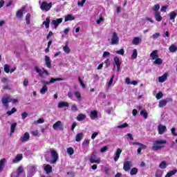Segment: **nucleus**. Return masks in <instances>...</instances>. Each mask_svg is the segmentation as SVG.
<instances>
[{"label": "nucleus", "mask_w": 177, "mask_h": 177, "mask_svg": "<svg viewBox=\"0 0 177 177\" xmlns=\"http://www.w3.org/2000/svg\"><path fill=\"white\" fill-rule=\"evenodd\" d=\"M24 10H26V8L22 7L21 10H19L17 12L16 16L18 19H21V17H23V12H24Z\"/></svg>", "instance_id": "21"}, {"label": "nucleus", "mask_w": 177, "mask_h": 177, "mask_svg": "<svg viewBox=\"0 0 177 177\" xmlns=\"http://www.w3.org/2000/svg\"><path fill=\"white\" fill-rule=\"evenodd\" d=\"M62 23H63V18L55 19L51 21V24L54 26L55 30L59 27V24H62Z\"/></svg>", "instance_id": "9"}, {"label": "nucleus", "mask_w": 177, "mask_h": 177, "mask_svg": "<svg viewBox=\"0 0 177 177\" xmlns=\"http://www.w3.org/2000/svg\"><path fill=\"white\" fill-rule=\"evenodd\" d=\"M138 57V50L133 49V54L131 55L132 60H135Z\"/></svg>", "instance_id": "40"}, {"label": "nucleus", "mask_w": 177, "mask_h": 177, "mask_svg": "<svg viewBox=\"0 0 177 177\" xmlns=\"http://www.w3.org/2000/svg\"><path fill=\"white\" fill-rule=\"evenodd\" d=\"M62 107H68V102H60L58 103V108L62 109Z\"/></svg>", "instance_id": "31"}, {"label": "nucleus", "mask_w": 177, "mask_h": 177, "mask_svg": "<svg viewBox=\"0 0 177 177\" xmlns=\"http://www.w3.org/2000/svg\"><path fill=\"white\" fill-rule=\"evenodd\" d=\"M53 129H55V131H62V129H63V124H62V121L58 120L53 125Z\"/></svg>", "instance_id": "10"}, {"label": "nucleus", "mask_w": 177, "mask_h": 177, "mask_svg": "<svg viewBox=\"0 0 177 177\" xmlns=\"http://www.w3.org/2000/svg\"><path fill=\"white\" fill-rule=\"evenodd\" d=\"M169 52H171V53H174L175 52H176L177 50V46H175L174 44H171L169 48Z\"/></svg>", "instance_id": "33"}, {"label": "nucleus", "mask_w": 177, "mask_h": 177, "mask_svg": "<svg viewBox=\"0 0 177 177\" xmlns=\"http://www.w3.org/2000/svg\"><path fill=\"white\" fill-rule=\"evenodd\" d=\"M86 2V0H82V1H78V6H84V4Z\"/></svg>", "instance_id": "61"}, {"label": "nucleus", "mask_w": 177, "mask_h": 177, "mask_svg": "<svg viewBox=\"0 0 177 177\" xmlns=\"http://www.w3.org/2000/svg\"><path fill=\"white\" fill-rule=\"evenodd\" d=\"M121 153H122V150L121 149L118 148L116 150L115 156L113 158V160H114L115 162H117V161H118V159L120 158V156H121Z\"/></svg>", "instance_id": "16"}, {"label": "nucleus", "mask_w": 177, "mask_h": 177, "mask_svg": "<svg viewBox=\"0 0 177 177\" xmlns=\"http://www.w3.org/2000/svg\"><path fill=\"white\" fill-rule=\"evenodd\" d=\"M155 19L156 21H161L162 20V17L161 16V12H155L154 13Z\"/></svg>", "instance_id": "28"}, {"label": "nucleus", "mask_w": 177, "mask_h": 177, "mask_svg": "<svg viewBox=\"0 0 177 177\" xmlns=\"http://www.w3.org/2000/svg\"><path fill=\"white\" fill-rule=\"evenodd\" d=\"M113 81H114V75H113L111 77L109 82H108V88H110L111 86V85L113 84Z\"/></svg>", "instance_id": "52"}, {"label": "nucleus", "mask_w": 177, "mask_h": 177, "mask_svg": "<svg viewBox=\"0 0 177 177\" xmlns=\"http://www.w3.org/2000/svg\"><path fill=\"white\" fill-rule=\"evenodd\" d=\"M71 111H78V107H77V105L75 104H73L71 106Z\"/></svg>", "instance_id": "56"}, {"label": "nucleus", "mask_w": 177, "mask_h": 177, "mask_svg": "<svg viewBox=\"0 0 177 177\" xmlns=\"http://www.w3.org/2000/svg\"><path fill=\"white\" fill-rule=\"evenodd\" d=\"M35 71L39 74V77L41 78H44V74H46V75H49V72L46 71L45 68H39L38 66H35Z\"/></svg>", "instance_id": "3"}, {"label": "nucleus", "mask_w": 177, "mask_h": 177, "mask_svg": "<svg viewBox=\"0 0 177 177\" xmlns=\"http://www.w3.org/2000/svg\"><path fill=\"white\" fill-rule=\"evenodd\" d=\"M27 117H28V113H27V112H24L21 113L22 120H26V118H27Z\"/></svg>", "instance_id": "57"}, {"label": "nucleus", "mask_w": 177, "mask_h": 177, "mask_svg": "<svg viewBox=\"0 0 177 177\" xmlns=\"http://www.w3.org/2000/svg\"><path fill=\"white\" fill-rule=\"evenodd\" d=\"M37 124H44V122H45V120L44 119V118H39L37 120Z\"/></svg>", "instance_id": "59"}, {"label": "nucleus", "mask_w": 177, "mask_h": 177, "mask_svg": "<svg viewBox=\"0 0 177 177\" xmlns=\"http://www.w3.org/2000/svg\"><path fill=\"white\" fill-rule=\"evenodd\" d=\"M73 20H75V17H74L73 15H68L65 16V21H73Z\"/></svg>", "instance_id": "30"}, {"label": "nucleus", "mask_w": 177, "mask_h": 177, "mask_svg": "<svg viewBox=\"0 0 177 177\" xmlns=\"http://www.w3.org/2000/svg\"><path fill=\"white\" fill-rule=\"evenodd\" d=\"M21 160H23V155L18 154L14 159H12V162L13 164H17V162H19V161H21Z\"/></svg>", "instance_id": "19"}, {"label": "nucleus", "mask_w": 177, "mask_h": 177, "mask_svg": "<svg viewBox=\"0 0 177 177\" xmlns=\"http://www.w3.org/2000/svg\"><path fill=\"white\" fill-rule=\"evenodd\" d=\"M45 64L48 68H50L52 67V61L50 60V57H49L48 55L45 56Z\"/></svg>", "instance_id": "18"}, {"label": "nucleus", "mask_w": 177, "mask_h": 177, "mask_svg": "<svg viewBox=\"0 0 177 177\" xmlns=\"http://www.w3.org/2000/svg\"><path fill=\"white\" fill-rule=\"evenodd\" d=\"M140 115H142V117H144L145 120L146 118H147V115H149V114L147 113V111H146V109L141 111Z\"/></svg>", "instance_id": "42"}, {"label": "nucleus", "mask_w": 177, "mask_h": 177, "mask_svg": "<svg viewBox=\"0 0 177 177\" xmlns=\"http://www.w3.org/2000/svg\"><path fill=\"white\" fill-rule=\"evenodd\" d=\"M30 17H31V15L30 13H28L26 16V21L27 24H30Z\"/></svg>", "instance_id": "54"}, {"label": "nucleus", "mask_w": 177, "mask_h": 177, "mask_svg": "<svg viewBox=\"0 0 177 177\" xmlns=\"http://www.w3.org/2000/svg\"><path fill=\"white\" fill-rule=\"evenodd\" d=\"M1 102L3 106H5L6 107H8L9 103L12 102V97L8 96V95H6L2 97Z\"/></svg>", "instance_id": "8"}, {"label": "nucleus", "mask_w": 177, "mask_h": 177, "mask_svg": "<svg viewBox=\"0 0 177 177\" xmlns=\"http://www.w3.org/2000/svg\"><path fill=\"white\" fill-rule=\"evenodd\" d=\"M158 131L159 135H164L165 131H167V127L162 124H159L158 126Z\"/></svg>", "instance_id": "14"}, {"label": "nucleus", "mask_w": 177, "mask_h": 177, "mask_svg": "<svg viewBox=\"0 0 177 177\" xmlns=\"http://www.w3.org/2000/svg\"><path fill=\"white\" fill-rule=\"evenodd\" d=\"M86 118V115H84V114H79L77 116V121H84V120Z\"/></svg>", "instance_id": "36"}, {"label": "nucleus", "mask_w": 177, "mask_h": 177, "mask_svg": "<svg viewBox=\"0 0 177 177\" xmlns=\"http://www.w3.org/2000/svg\"><path fill=\"white\" fill-rule=\"evenodd\" d=\"M99 97L101 99H106V94L103 92H100L98 95Z\"/></svg>", "instance_id": "58"}, {"label": "nucleus", "mask_w": 177, "mask_h": 177, "mask_svg": "<svg viewBox=\"0 0 177 177\" xmlns=\"http://www.w3.org/2000/svg\"><path fill=\"white\" fill-rule=\"evenodd\" d=\"M153 60V64H158V66L162 64V59H161V58H159L158 57Z\"/></svg>", "instance_id": "34"}, {"label": "nucleus", "mask_w": 177, "mask_h": 177, "mask_svg": "<svg viewBox=\"0 0 177 177\" xmlns=\"http://www.w3.org/2000/svg\"><path fill=\"white\" fill-rule=\"evenodd\" d=\"M98 113H97V111H92L91 113H90V118L91 120H96V118H98Z\"/></svg>", "instance_id": "24"}, {"label": "nucleus", "mask_w": 177, "mask_h": 177, "mask_svg": "<svg viewBox=\"0 0 177 177\" xmlns=\"http://www.w3.org/2000/svg\"><path fill=\"white\" fill-rule=\"evenodd\" d=\"M63 50L66 55H68L71 52V49L68 47V42H66L65 45L63 46Z\"/></svg>", "instance_id": "20"}, {"label": "nucleus", "mask_w": 177, "mask_h": 177, "mask_svg": "<svg viewBox=\"0 0 177 177\" xmlns=\"http://www.w3.org/2000/svg\"><path fill=\"white\" fill-rule=\"evenodd\" d=\"M127 127H128V124L124 123V124H122L118 126L117 128H118L119 129H122L124 128H127Z\"/></svg>", "instance_id": "51"}, {"label": "nucleus", "mask_w": 177, "mask_h": 177, "mask_svg": "<svg viewBox=\"0 0 177 177\" xmlns=\"http://www.w3.org/2000/svg\"><path fill=\"white\" fill-rule=\"evenodd\" d=\"M6 164V158H3L0 160V172L3 171L5 168V165Z\"/></svg>", "instance_id": "22"}, {"label": "nucleus", "mask_w": 177, "mask_h": 177, "mask_svg": "<svg viewBox=\"0 0 177 177\" xmlns=\"http://www.w3.org/2000/svg\"><path fill=\"white\" fill-rule=\"evenodd\" d=\"M89 161L91 162V164H100V158H97L96 155H91L89 158Z\"/></svg>", "instance_id": "12"}, {"label": "nucleus", "mask_w": 177, "mask_h": 177, "mask_svg": "<svg viewBox=\"0 0 177 177\" xmlns=\"http://www.w3.org/2000/svg\"><path fill=\"white\" fill-rule=\"evenodd\" d=\"M28 139H30V134L26 132L22 137L20 138L19 140L22 143H24L26 142H28Z\"/></svg>", "instance_id": "17"}, {"label": "nucleus", "mask_w": 177, "mask_h": 177, "mask_svg": "<svg viewBox=\"0 0 177 177\" xmlns=\"http://www.w3.org/2000/svg\"><path fill=\"white\" fill-rule=\"evenodd\" d=\"M17 126V123H12L10 127V133H13L15 132V129H16V127Z\"/></svg>", "instance_id": "43"}, {"label": "nucleus", "mask_w": 177, "mask_h": 177, "mask_svg": "<svg viewBox=\"0 0 177 177\" xmlns=\"http://www.w3.org/2000/svg\"><path fill=\"white\" fill-rule=\"evenodd\" d=\"M4 71L7 74L9 73L10 72V66L8 64H5L4 65Z\"/></svg>", "instance_id": "46"}, {"label": "nucleus", "mask_w": 177, "mask_h": 177, "mask_svg": "<svg viewBox=\"0 0 177 177\" xmlns=\"http://www.w3.org/2000/svg\"><path fill=\"white\" fill-rule=\"evenodd\" d=\"M160 33L156 32L154 33L153 35H152V36L151 37V38H152L153 39H157V38H160Z\"/></svg>", "instance_id": "50"}, {"label": "nucleus", "mask_w": 177, "mask_h": 177, "mask_svg": "<svg viewBox=\"0 0 177 177\" xmlns=\"http://www.w3.org/2000/svg\"><path fill=\"white\" fill-rule=\"evenodd\" d=\"M50 24V18L47 17L46 21L43 22V25L45 26L46 28H49V24Z\"/></svg>", "instance_id": "32"}, {"label": "nucleus", "mask_w": 177, "mask_h": 177, "mask_svg": "<svg viewBox=\"0 0 177 177\" xmlns=\"http://www.w3.org/2000/svg\"><path fill=\"white\" fill-rule=\"evenodd\" d=\"M167 162H165V160H163L159 165V168H160V169H165L167 168Z\"/></svg>", "instance_id": "35"}, {"label": "nucleus", "mask_w": 177, "mask_h": 177, "mask_svg": "<svg viewBox=\"0 0 177 177\" xmlns=\"http://www.w3.org/2000/svg\"><path fill=\"white\" fill-rule=\"evenodd\" d=\"M177 16V10L175 11H172L169 13V19L173 20V21H175V19H176Z\"/></svg>", "instance_id": "23"}, {"label": "nucleus", "mask_w": 177, "mask_h": 177, "mask_svg": "<svg viewBox=\"0 0 177 177\" xmlns=\"http://www.w3.org/2000/svg\"><path fill=\"white\" fill-rule=\"evenodd\" d=\"M46 92H48V86L44 85L40 90V93L41 95H45L46 93Z\"/></svg>", "instance_id": "37"}, {"label": "nucleus", "mask_w": 177, "mask_h": 177, "mask_svg": "<svg viewBox=\"0 0 177 177\" xmlns=\"http://www.w3.org/2000/svg\"><path fill=\"white\" fill-rule=\"evenodd\" d=\"M68 96L69 99H71V100H73V97L74 96V94L73 93V92L69 91L68 93Z\"/></svg>", "instance_id": "63"}, {"label": "nucleus", "mask_w": 177, "mask_h": 177, "mask_svg": "<svg viewBox=\"0 0 177 177\" xmlns=\"http://www.w3.org/2000/svg\"><path fill=\"white\" fill-rule=\"evenodd\" d=\"M110 41L111 45H118L120 44V37L117 32H113L111 35V38L108 39Z\"/></svg>", "instance_id": "2"}, {"label": "nucleus", "mask_w": 177, "mask_h": 177, "mask_svg": "<svg viewBox=\"0 0 177 177\" xmlns=\"http://www.w3.org/2000/svg\"><path fill=\"white\" fill-rule=\"evenodd\" d=\"M44 167L46 174H50L52 172V166L50 165H44Z\"/></svg>", "instance_id": "29"}, {"label": "nucleus", "mask_w": 177, "mask_h": 177, "mask_svg": "<svg viewBox=\"0 0 177 177\" xmlns=\"http://www.w3.org/2000/svg\"><path fill=\"white\" fill-rule=\"evenodd\" d=\"M24 171L22 167H19L17 171H13L11 174V177H22Z\"/></svg>", "instance_id": "7"}, {"label": "nucleus", "mask_w": 177, "mask_h": 177, "mask_svg": "<svg viewBox=\"0 0 177 177\" xmlns=\"http://www.w3.org/2000/svg\"><path fill=\"white\" fill-rule=\"evenodd\" d=\"M168 9V6H162V8H160V12H167V10Z\"/></svg>", "instance_id": "60"}, {"label": "nucleus", "mask_w": 177, "mask_h": 177, "mask_svg": "<svg viewBox=\"0 0 177 177\" xmlns=\"http://www.w3.org/2000/svg\"><path fill=\"white\" fill-rule=\"evenodd\" d=\"M50 8H52V3H48L46 1H43L40 6L41 10L46 12L50 10Z\"/></svg>", "instance_id": "6"}, {"label": "nucleus", "mask_w": 177, "mask_h": 177, "mask_svg": "<svg viewBox=\"0 0 177 177\" xmlns=\"http://www.w3.org/2000/svg\"><path fill=\"white\" fill-rule=\"evenodd\" d=\"M116 53L118 55H121L122 56V55H124V53H125V50H124V48H121L120 50H117Z\"/></svg>", "instance_id": "55"}, {"label": "nucleus", "mask_w": 177, "mask_h": 177, "mask_svg": "<svg viewBox=\"0 0 177 177\" xmlns=\"http://www.w3.org/2000/svg\"><path fill=\"white\" fill-rule=\"evenodd\" d=\"M32 135L33 136H38V135H39V132L38 131V130H35L32 131Z\"/></svg>", "instance_id": "62"}, {"label": "nucleus", "mask_w": 177, "mask_h": 177, "mask_svg": "<svg viewBox=\"0 0 177 177\" xmlns=\"http://www.w3.org/2000/svg\"><path fill=\"white\" fill-rule=\"evenodd\" d=\"M142 42V38L136 37L133 39L132 40V44L133 45H139Z\"/></svg>", "instance_id": "25"}, {"label": "nucleus", "mask_w": 177, "mask_h": 177, "mask_svg": "<svg viewBox=\"0 0 177 177\" xmlns=\"http://www.w3.org/2000/svg\"><path fill=\"white\" fill-rule=\"evenodd\" d=\"M162 96H164V94H162V92L160 91L158 94H156V99L160 100L162 99Z\"/></svg>", "instance_id": "53"}, {"label": "nucleus", "mask_w": 177, "mask_h": 177, "mask_svg": "<svg viewBox=\"0 0 177 177\" xmlns=\"http://www.w3.org/2000/svg\"><path fill=\"white\" fill-rule=\"evenodd\" d=\"M132 168V162L126 160L123 164V169L126 171H129Z\"/></svg>", "instance_id": "11"}, {"label": "nucleus", "mask_w": 177, "mask_h": 177, "mask_svg": "<svg viewBox=\"0 0 177 177\" xmlns=\"http://www.w3.org/2000/svg\"><path fill=\"white\" fill-rule=\"evenodd\" d=\"M82 136H84V133H77L76 137H75V140L77 142H80V140L82 139Z\"/></svg>", "instance_id": "38"}, {"label": "nucleus", "mask_w": 177, "mask_h": 177, "mask_svg": "<svg viewBox=\"0 0 177 177\" xmlns=\"http://www.w3.org/2000/svg\"><path fill=\"white\" fill-rule=\"evenodd\" d=\"M67 153L69 156L74 154V149L73 147L67 148Z\"/></svg>", "instance_id": "44"}, {"label": "nucleus", "mask_w": 177, "mask_h": 177, "mask_svg": "<svg viewBox=\"0 0 177 177\" xmlns=\"http://www.w3.org/2000/svg\"><path fill=\"white\" fill-rule=\"evenodd\" d=\"M136 174H138V168L133 167V169H131L130 174L131 175H136Z\"/></svg>", "instance_id": "49"}, {"label": "nucleus", "mask_w": 177, "mask_h": 177, "mask_svg": "<svg viewBox=\"0 0 177 177\" xmlns=\"http://www.w3.org/2000/svg\"><path fill=\"white\" fill-rule=\"evenodd\" d=\"M50 154H51L50 164H56V162H57V160H59V154H57V152H56V151L55 150H51Z\"/></svg>", "instance_id": "5"}, {"label": "nucleus", "mask_w": 177, "mask_h": 177, "mask_svg": "<svg viewBox=\"0 0 177 177\" xmlns=\"http://www.w3.org/2000/svg\"><path fill=\"white\" fill-rule=\"evenodd\" d=\"M170 100H172L171 98H166L165 100H162L159 102L158 107L160 109H162V107H165L167 106V103L168 102H170Z\"/></svg>", "instance_id": "13"}, {"label": "nucleus", "mask_w": 177, "mask_h": 177, "mask_svg": "<svg viewBox=\"0 0 177 177\" xmlns=\"http://www.w3.org/2000/svg\"><path fill=\"white\" fill-rule=\"evenodd\" d=\"M176 174V170L171 171L170 172L167 173L165 177H171L173 176V175H175Z\"/></svg>", "instance_id": "48"}, {"label": "nucleus", "mask_w": 177, "mask_h": 177, "mask_svg": "<svg viewBox=\"0 0 177 177\" xmlns=\"http://www.w3.org/2000/svg\"><path fill=\"white\" fill-rule=\"evenodd\" d=\"M168 77V73H165L163 75L158 77L159 82H165L167 78Z\"/></svg>", "instance_id": "27"}, {"label": "nucleus", "mask_w": 177, "mask_h": 177, "mask_svg": "<svg viewBox=\"0 0 177 177\" xmlns=\"http://www.w3.org/2000/svg\"><path fill=\"white\" fill-rule=\"evenodd\" d=\"M150 57L152 59V60H155V59H157L158 57V50H155L150 54Z\"/></svg>", "instance_id": "26"}, {"label": "nucleus", "mask_w": 177, "mask_h": 177, "mask_svg": "<svg viewBox=\"0 0 177 177\" xmlns=\"http://www.w3.org/2000/svg\"><path fill=\"white\" fill-rule=\"evenodd\" d=\"M16 111H17V109H16V108H12L11 109V111H8L7 112L8 115H12V114H15V113H16Z\"/></svg>", "instance_id": "47"}, {"label": "nucleus", "mask_w": 177, "mask_h": 177, "mask_svg": "<svg viewBox=\"0 0 177 177\" xmlns=\"http://www.w3.org/2000/svg\"><path fill=\"white\" fill-rule=\"evenodd\" d=\"M113 62L117 67L118 73L120 72V68L121 67V61H120V58H118V57H115L113 58Z\"/></svg>", "instance_id": "15"}, {"label": "nucleus", "mask_w": 177, "mask_h": 177, "mask_svg": "<svg viewBox=\"0 0 177 177\" xmlns=\"http://www.w3.org/2000/svg\"><path fill=\"white\" fill-rule=\"evenodd\" d=\"M97 135H99V133L97 132H94L92 136H91V139H95V138H96L97 136Z\"/></svg>", "instance_id": "64"}, {"label": "nucleus", "mask_w": 177, "mask_h": 177, "mask_svg": "<svg viewBox=\"0 0 177 177\" xmlns=\"http://www.w3.org/2000/svg\"><path fill=\"white\" fill-rule=\"evenodd\" d=\"M152 10L154 12V13L158 12V10H160V4H156L154 6H153Z\"/></svg>", "instance_id": "39"}, {"label": "nucleus", "mask_w": 177, "mask_h": 177, "mask_svg": "<svg viewBox=\"0 0 177 177\" xmlns=\"http://www.w3.org/2000/svg\"><path fill=\"white\" fill-rule=\"evenodd\" d=\"M56 81H63V79H62V78H53V77H52V78L50 80V84H53V83L56 82Z\"/></svg>", "instance_id": "45"}, {"label": "nucleus", "mask_w": 177, "mask_h": 177, "mask_svg": "<svg viewBox=\"0 0 177 177\" xmlns=\"http://www.w3.org/2000/svg\"><path fill=\"white\" fill-rule=\"evenodd\" d=\"M167 143V141L165 140H159L154 141L152 146V149L153 151H157V150H160V149H162L164 147V145Z\"/></svg>", "instance_id": "1"}, {"label": "nucleus", "mask_w": 177, "mask_h": 177, "mask_svg": "<svg viewBox=\"0 0 177 177\" xmlns=\"http://www.w3.org/2000/svg\"><path fill=\"white\" fill-rule=\"evenodd\" d=\"M73 95L75 96L77 100H81V93H80V91H75L73 93Z\"/></svg>", "instance_id": "41"}, {"label": "nucleus", "mask_w": 177, "mask_h": 177, "mask_svg": "<svg viewBox=\"0 0 177 177\" xmlns=\"http://www.w3.org/2000/svg\"><path fill=\"white\" fill-rule=\"evenodd\" d=\"M37 172L36 165H30L28 167L27 177H32L34 174Z\"/></svg>", "instance_id": "4"}]
</instances>
